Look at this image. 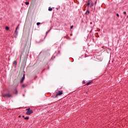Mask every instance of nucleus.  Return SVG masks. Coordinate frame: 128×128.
Listing matches in <instances>:
<instances>
[{
    "mask_svg": "<svg viewBox=\"0 0 128 128\" xmlns=\"http://www.w3.org/2000/svg\"><path fill=\"white\" fill-rule=\"evenodd\" d=\"M90 14V10H87L86 12V14Z\"/></svg>",
    "mask_w": 128,
    "mask_h": 128,
    "instance_id": "nucleus-10",
    "label": "nucleus"
},
{
    "mask_svg": "<svg viewBox=\"0 0 128 128\" xmlns=\"http://www.w3.org/2000/svg\"><path fill=\"white\" fill-rule=\"evenodd\" d=\"M25 4H26V6H28V4H30L29 2H26Z\"/></svg>",
    "mask_w": 128,
    "mask_h": 128,
    "instance_id": "nucleus-14",
    "label": "nucleus"
},
{
    "mask_svg": "<svg viewBox=\"0 0 128 128\" xmlns=\"http://www.w3.org/2000/svg\"><path fill=\"white\" fill-rule=\"evenodd\" d=\"M16 64H17V62H16V60H14V62H13L14 66H16Z\"/></svg>",
    "mask_w": 128,
    "mask_h": 128,
    "instance_id": "nucleus-9",
    "label": "nucleus"
},
{
    "mask_svg": "<svg viewBox=\"0 0 128 128\" xmlns=\"http://www.w3.org/2000/svg\"><path fill=\"white\" fill-rule=\"evenodd\" d=\"M124 14H126V12H124Z\"/></svg>",
    "mask_w": 128,
    "mask_h": 128,
    "instance_id": "nucleus-19",
    "label": "nucleus"
},
{
    "mask_svg": "<svg viewBox=\"0 0 128 128\" xmlns=\"http://www.w3.org/2000/svg\"><path fill=\"white\" fill-rule=\"evenodd\" d=\"M20 76H22V79L20 81V82L21 84H22V82H24V78H25L24 74H23L22 72L19 73V74L18 76V78H20Z\"/></svg>",
    "mask_w": 128,
    "mask_h": 128,
    "instance_id": "nucleus-1",
    "label": "nucleus"
},
{
    "mask_svg": "<svg viewBox=\"0 0 128 128\" xmlns=\"http://www.w3.org/2000/svg\"><path fill=\"white\" fill-rule=\"evenodd\" d=\"M94 6V3H92L90 6V8Z\"/></svg>",
    "mask_w": 128,
    "mask_h": 128,
    "instance_id": "nucleus-16",
    "label": "nucleus"
},
{
    "mask_svg": "<svg viewBox=\"0 0 128 128\" xmlns=\"http://www.w3.org/2000/svg\"><path fill=\"white\" fill-rule=\"evenodd\" d=\"M36 24L37 26H40V22H37Z\"/></svg>",
    "mask_w": 128,
    "mask_h": 128,
    "instance_id": "nucleus-17",
    "label": "nucleus"
},
{
    "mask_svg": "<svg viewBox=\"0 0 128 128\" xmlns=\"http://www.w3.org/2000/svg\"><path fill=\"white\" fill-rule=\"evenodd\" d=\"M18 118H20V116H18Z\"/></svg>",
    "mask_w": 128,
    "mask_h": 128,
    "instance_id": "nucleus-23",
    "label": "nucleus"
},
{
    "mask_svg": "<svg viewBox=\"0 0 128 128\" xmlns=\"http://www.w3.org/2000/svg\"><path fill=\"white\" fill-rule=\"evenodd\" d=\"M18 26H20V24L18 25V27L16 28V30H15V33H16V34H18L17 30H18Z\"/></svg>",
    "mask_w": 128,
    "mask_h": 128,
    "instance_id": "nucleus-7",
    "label": "nucleus"
},
{
    "mask_svg": "<svg viewBox=\"0 0 128 128\" xmlns=\"http://www.w3.org/2000/svg\"><path fill=\"white\" fill-rule=\"evenodd\" d=\"M116 16H118V17L120 16V15L118 14H116Z\"/></svg>",
    "mask_w": 128,
    "mask_h": 128,
    "instance_id": "nucleus-20",
    "label": "nucleus"
},
{
    "mask_svg": "<svg viewBox=\"0 0 128 128\" xmlns=\"http://www.w3.org/2000/svg\"><path fill=\"white\" fill-rule=\"evenodd\" d=\"M48 10L49 12H52V8L50 7H49Z\"/></svg>",
    "mask_w": 128,
    "mask_h": 128,
    "instance_id": "nucleus-11",
    "label": "nucleus"
},
{
    "mask_svg": "<svg viewBox=\"0 0 128 128\" xmlns=\"http://www.w3.org/2000/svg\"><path fill=\"white\" fill-rule=\"evenodd\" d=\"M18 90H14V94H18Z\"/></svg>",
    "mask_w": 128,
    "mask_h": 128,
    "instance_id": "nucleus-6",
    "label": "nucleus"
},
{
    "mask_svg": "<svg viewBox=\"0 0 128 128\" xmlns=\"http://www.w3.org/2000/svg\"><path fill=\"white\" fill-rule=\"evenodd\" d=\"M26 114H27L28 116H30V114H32V112H34L32 110V109L30 108L26 109Z\"/></svg>",
    "mask_w": 128,
    "mask_h": 128,
    "instance_id": "nucleus-3",
    "label": "nucleus"
},
{
    "mask_svg": "<svg viewBox=\"0 0 128 128\" xmlns=\"http://www.w3.org/2000/svg\"><path fill=\"white\" fill-rule=\"evenodd\" d=\"M74 28L73 26H71L70 28Z\"/></svg>",
    "mask_w": 128,
    "mask_h": 128,
    "instance_id": "nucleus-21",
    "label": "nucleus"
},
{
    "mask_svg": "<svg viewBox=\"0 0 128 128\" xmlns=\"http://www.w3.org/2000/svg\"><path fill=\"white\" fill-rule=\"evenodd\" d=\"M22 88H26V86H28V85L23 84H22Z\"/></svg>",
    "mask_w": 128,
    "mask_h": 128,
    "instance_id": "nucleus-8",
    "label": "nucleus"
},
{
    "mask_svg": "<svg viewBox=\"0 0 128 128\" xmlns=\"http://www.w3.org/2000/svg\"><path fill=\"white\" fill-rule=\"evenodd\" d=\"M24 120H28V117H26V118H24Z\"/></svg>",
    "mask_w": 128,
    "mask_h": 128,
    "instance_id": "nucleus-18",
    "label": "nucleus"
},
{
    "mask_svg": "<svg viewBox=\"0 0 128 128\" xmlns=\"http://www.w3.org/2000/svg\"><path fill=\"white\" fill-rule=\"evenodd\" d=\"M63 92L62 90H56V96L55 98H56L58 96H62V94Z\"/></svg>",
    "mask_w": 128,
    "mask_h": 128,
    "instance_id": "nucleus-4",
    "label": "nucleus"
},
{
    "mask_svg": "<svg viewBox=\"0 0 128 128\" xmlns=\"http://www.w3.org/2000/svg\"><path fill=\"white\" fill-rule=\"evenodd\" d=\"M90 2H88L86 6H90Z\"/></svg>",
    "mask_w": 128,
    "mask_h": 128,
    "instance_id": "nucleus-15",
    "label": "nucleus"
},
{
    "mask_svg": "<svg viewBox=\"0 0 128 128\" xmlns=\"http://www.w3.org/2000/svg\"><path fill=\"white\" fill-rule=\"evenodd\" d=\"M2 96L3 98H12V95L10 93H8L6 94H4Z\"/></svg>",
    "mask_w": 128,
    "mask_h": 128,
    "instance_id": "nucleus-5",
    "label": "nucleus"
},
{
    "mask_svg": "<svg viewBox=\"0 0 128 128\" xmlns=\"http://www.w3.org/2000/svg\"><path fill=\"white\" fill-rule=\"evenodd\" d=\"M6 30H10V28H8V26H6Z\"/></svg>",
    "mask_w": 128,
    "mask_h": 128,
    "instance_id": "nucleus-13",
    "label": "nucleus"
},
{
    "mask_svg": "<svg viewBox=\"0 0 128 128\" xmlns=\"http://www.w3.org/2000/svg\"><path fill=\"white\" fill-rule=\"evenodd\" d=\"M90 84H92V82H88L86 83V86H90Z\"/></svg>",
    "mask_w": 128,
    "mask_h": 128,
    "instance_id": "nucleus-12",
    "label": "nucleus"
},
{
    "mask_svg": "<svg viewBox=\"0 0 128 128\" xmlns=\"http://www.w3.org/2000/svg\"><path fill=\"white\" fill-rule=\"evenodd\" d=\"M26 48V45L24 50V52H26V55L24 59L25 62H26V59L28 58V52H30V48H28L27 49Z\"/></svg>",
    "mask_w": 128,
    "mask_h": 128,
    "instance_id": "nucleus-2",
    "label": "nucleus"
},
{
    "mask_svg": "<svg viewBox=\"0 0 128 128\" xmlns=\"http://www.w3.org/2000/svg\"><path fill=\"white\" fill-rule=\"evenodd\" d=\"M22 118H25L24 116H22Z\"/></svg>",
    "mask_w": 128,
    "mask_h": 128,
    "instance_id": "nucleus-22",
    "label": "nucleus"
}]
</instances>
